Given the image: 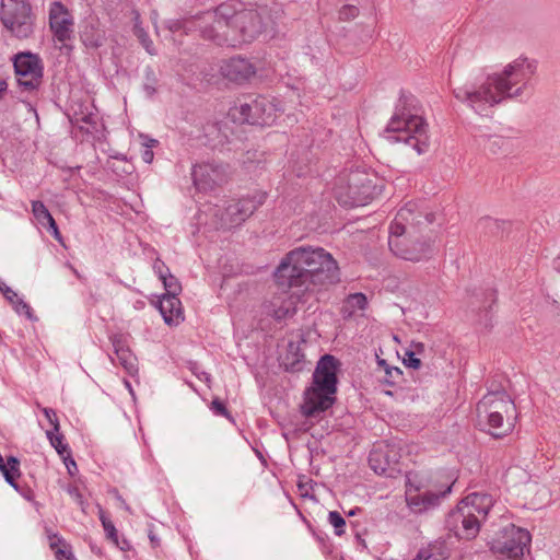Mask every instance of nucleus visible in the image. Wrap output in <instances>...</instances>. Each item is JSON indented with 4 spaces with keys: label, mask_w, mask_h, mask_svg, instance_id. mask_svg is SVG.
I'll list each match as a JSON object with an SVG mask.
<instances>
[{
    "label": "nucleus",
    "mask_w": 560,
    "mask_h": 560,
    "mask_svg": "<svg viewBox=\"0 0 560 560\" xmlns=\"http://www.w3.org/2000/svg\"><path fill=\"white\" fill-rule=\"evenodd\" d=\"M536 71L537 61L521 56L508 63L501 72L488 74L479 84L454 89L453 95L476 114L487 116L495 105L529 92Z\"/></svg>",
    "instance_id": "obj_1"
},
{
    "label": "nucleus",
    "mask_w": 560,
    "mask_h": 560,
    "mask_svg": "<svg viewBox=\"0 0 560 560\" xmlns=\"http://www.w3.org/2000/svg\"><path fill=\"white\" fill-rule=\"evenodd\" d=\"M276 283L298 293L327 290L340 281V269L323 247L299 246L288 252L273 272Z\"/></svg>",
    "instance_id": "obj_2"
},
{
    "label": "nucleus",
    "mask_w": 560,
    "mask_h": 560,
    "mask_svg": "<svg viewBox=\"0 0 560 560\" xmlns=\"http://www.w3.org/2000/svg\"><path fill=\"white\" fill-rule=\"evenodd\" d=\"M200 36L219 46L237 47L254 42L266 27V10L225 2L200 16Z\"/></svg>",
    "instance_id": "obj_3"
},
{
    "label": "nucleus",
    "mask_w": 560,
    "mask_h": 560,
    "mask_svg": "<svg viewBox=\"0 0 560 560\" xmlns=\"http://www.w3.org/2000/svg\"><path fill=\"white\" fill-rule=\"evenodd\" d=\"M434 213L423 203L409 201L401 207L389 226L388 246L401 259L420 261L429 258L433 248L424 231L434 221Z\"/></svg>",
    "instance_id": "obj_4"
},
{
    "label": "nucleus",
    "mask_w": 560,
    "mask_h": 560,
    "mask_svg": "<svg viewBox=\"0 0 560 560\" xmlns=\"http://www.w3.org/2000/svg\"><path fill=\"white\" fill-rule=\"evenodd\" d=\"M384 138L389 143L404 142L418 154L428 151V124L421 116L419 101L411 93L400 92L395 112L384 130Z\"/></svg>",
    "instance_id": "obj_5"
},
{
    "label": "nucleus",
    "mask_w": 560,
    "mask_h": 560,
    "mask_svg": "<svg viewBox=\"0 0 560 560\" xmlns=\"http://www.w3.org/2000/svg\"><path fill=\"white\" fill-rule=\"evenodd\" d=\"M337 383V360L325 354L316 365L311 385L304 390L302 415L313 418L328 410L336 400Z\"/></svg>",
    "instance_id": "obj_6"
},
{
    "label": "nucleus",
    "mask_w": 560,
    "mask_h": 560,
    "mask_svg": "<svg viewBox=\"0 0 560 560\" xmlns=\"http://www.w3.org/2000/svg\"><path fill=\"white\" fill-rule=\"evenodd\" d=\"M494 504L495 500L491 494L472 492L448 513L446 526L459 539H474Z\"/></svg>",
    "instance_id": "obj_7"
},
{
    "label": "nucleus",
    "mask_w": 560,
    "mask_h": 560,
    "mask_svg": "<svg viewBox=\"0 0 560 560\" xmlns=\"http://www.w3.org/2000/svg\"><path fill=\"white\" fill-rule=\"evenodd\" d=\"M375 179L373 174L360 170L340 175L335 186L336 199L343 207L364 206L380 194Z\"/></svg>",
    "instance_id": "obj_8"
},
{
    "label": "nucleus",
    "mask_w": 560,
    "mask_h": 560,
    "mask_svg": "<svg viewBox=\"0 0 560 560\" xmlns=\"http://www.w3.org/2000/svg\"><path fill=\"white\" fill-rule=\"evenodd\" d=\"M281 112L280 103L271 96H246L230 109L234 121L256 126L272 125L278 113Z\"/></svg>",
    "instance_id": "obj_9"
},
{
    "label": "nucleus",
    "mask_w": 560,
    "mask_h": 560,
    "mask_svg": "<svg viewBox=\"0 0 560 560\" xmlns=\"http://www.w3.org/2000/svg\"><path fill=\"white\" fill-rule=\"evenodd\" d=\"M0 20L20 39L28 38L34 33L35 15L28 0H1Z\"/></svg>",
    "instance_id": "obj_10"
},
{
    "label": "nucleus",
    "mask_w": 560,
    "mask_h": 560,
    "mask_svg": "<svg viewBox=\"0 0 560 560\" xmlns=\"http://www.w3.org/2000/svg\"><path fill=\"white\" fill-rule=\"evenodd\" d=\"M532 542L530 533L514 524L505 526L499 537L493 539L490 548L494 553L505 556L511 560H520L529 551Z\"/></svg>",
    "instance_id": "obj_11"
},
{
    "label": "nucleus",
    "mask_w": 560,
    "mask_h": 560,
    "mask_svg": "<svg viewBox=\"0 0 560 560\" xmlns=\"http://www.w3.org/2000/svg\"><path fill=\"white\" fill-rule=\"evenodd\" d=\"M265 200L266 194L256 192L250 197H245L230 203L220 214L215 213L219 217L221 228L231 229L241 225Z\"/></svg>",
    "instance_id": "obj_12"
},
{
    "label": "nucleus",
    "mask_w": 560,
    "mask_h": 560,
    "mask_svg": "<svg viewBox=\"0 0 560 560\" xmlns=\"http://www.w3.org/2000/svg\"><path fill=\"white\" fill-rule=\"evenodd\" d=\"M219 72L223 79L236 85L250 83L257 75L258 67L250 58L236 55L219 62Z\"/></svg>",
    "instance_id": "obj_13"
},
{
    "label": "nucleus",
    "mask_w": 560,
    "mask_h": 560,
    "mask_svg": "<svg viewBox=\"0 0 560 560\" xmlns=\"http://www.w3.org/2000/svg\"><path fill=\"white\" fill-rule=\"evenodd\" d=\"M494 412L505 415V432H512L514 421L516 420V407L511 397L505 392H491L482 397L477 404V413Z\"/></svg>",
    "instance_id": "obj_14"
},
{
    "label": "nucleus",
    "mask_w": 560,
    "mask_h": 560,
    "mask_svg": "<svg viewBox=\"0 0 560 560\" xmlns=\"http://www.w3.org/2000/svg\"><path fill=\"white\" fill-rule=\"evenodd\" d=\"M369 465L375 474L395 478L400 472L398 450L385 443L376 445L370 452Z\"/></svg>",
    "instance_id": "obj_15"
},
{
    "label": "nucleus",
    "mask_w": 560,
    "mask_h": 560,
    "mask_svg": "<svg viewBox=\"0 0 560 560\" xmlns=\"http://www.w3.org/2000/svg\"><path fill=\"white\" fill-rule=\"evenodd\" d=\"M191 176L196 188L207 191L221 185L225 180L226 173L220 164L203 162L194 165Z\"/></svg>",
    "instance_id": "obj_16"
},
{
    "label": "nucleus",
    "mask_w": 560,
    "mask_h": 560,
    "mask_svg": "<svg viewBox=\"0 0 560 560\" xmlns=\"http://www.w3.org/2000/svg\"><path fill=\"white\" fill-rule=\"evenodd\" d=\"M73 18L61 2H54L49 10V26L55 38L65 44L73 37Z\"/></svg>",
    "instance_id": "obj_17"
},
{
    "label": "nucleus",
    "mask_w": 560,
    "mask_h": 560,
    "mask_svg": "<svg viewBox=\"0 0 560 560\" xmlns=\"http://www.w3.org/2000/svg\"><path fill=\"white\" fill-rule=\"evenodd\" d=\"M416 490L417 489H412L409 492H406V502L411 511L415 513H422L439 505L440 500L448 494L452 488L448 486L444 490L439 491L428 489L415 492Z\"/></svg>",
    "instance_id": "obj_18"
},
{
    "label": "nucleus",
    "mask_w": 560,
    "mask_h": 560,
    "mask_svg": "<svg viewBox=\"0 0 560 560\" xmlns=\"http://www.w3.org/2000/svg\"><path fill=\"white\" fill-rule=\"evenodd\" d=\"M109 339L119 364L129 375H136L138 373L137 358L129 349L126 336L122 334H116L110 336Z\"/></svg>",
    "instance_id": "obj_19"
},
{
    "label": "nucleus",
    "mask_w": 560,
    "mask_h": 560,
    "mask_svg": "<svg viewBox=\"0 0 560 560\" xmlns=\"http://www.w3.org/2000/svg\"><path fill=\"white\" fill-rule=\"evenodd\" d=\"M158 308L165 324L178 325L184 320V310L178 295L163 294L159 300Z\"/></svg>",
    "instance_id": "obj_20"
},
{
    "label": "nucleus",
    "mask_w": 560,
    "mask_h": 560,
    "mask_svg": "<svg viewBox=\"0 0 560 560\" xmlns=\"http://www.w3.org/2000/svg\"><path fill=\"white\" fill-rule=\"evenodd\" d=\"M32 213L37 223L47 229V231L57 242L62 241V235L58 229V225L44 202L39 200L32 201Z\"/></svg>",
    "instance_id": "obj_21"
},
{
    "label": "nucleus",
    "mask_w": 560,
    "mask_h": 560,
    "mask_svg": "<svg viewBox=\"0 0 560 560\" xmlns=\"http://www.w3.org/2000/svg\"><path fill=\"white\" fill-rule=\"evenodd\" d=\"M15 73L36 74L43 73V66L37 55L31 52H21L14 57Z\"/></svg>",
    "instance_id": "obj_22"
},
{
    "label": "nucleus",
    "mask_w": 560,
    "mask_h": 560,
    "mask_svg": "<svg viewBox=\"0 0 560 560\" xmlns=\"http://www.w3.org/2000/svg\"><path fill=\"white\" fill-rule=\"evenodd\" d=\"M266 307L267 313L277 320L285 319L295 312L292 301L282 295L275 296Z\"/></svg>",
    "instance_id": "obj_23"
},
{
    "label": "nucleus",
    "mask_w": 560,
    "mask_h": 560,
    "mask_svg": "<svg viewBox=\"0 0 560 560\" xmlns=\"http://www.w3.org/2000/svg\"><path fill=\"white\" fill-rule=\"evenodd\" d=\"M477 417L480 423L486 422L488 424L489 433L493 438H502L510 433L504 431L506 425L505 415L487 411V413H477Z\"/></svg>",
    "instance_id": "obj_24"
},
{
    "label": "nucleus",
    "mask_w": 560,
    "mask_h": 560,
    "mask_svg": "<svg viewBox=\"0 0 560 560\" xmlns=\"http://www.w3.org/2000/svg\"><path fill=\"white\" fill-rule=\"evenodd\" d=\"M369 302L364 293H351L343 300L341 314L345 319L351 318L358 311H365Z\"/></svg>",
    "instance_id": "obj_25"
},
{
    "label": "nucleus",
    "mask_w": 560,
    "mask_h": 560,
    "mask_svg": "<svg viewBox=\"0 0 560 560\" xmlns=\"http://www.w3.org/2000/svg\"><path fill=\"white\" fill-rule=\"evenodd\" d=\"M0 292L4 295V298L12 304L14 311L18 314H24L27 318H32L33 311L32 307L19 296V294L13 291L9 285H7L3 281L0 280Z\"/></svg>",
    "instance_id": "obj_26"
},
{
    "label": "nucleus",
    "mask_w": 560,
    "mask_h": 560,
    "mask_svg": "<svg viewBox=\"0 0 560 560\" xmlns=\"http://www.w3.org/2000/svg\"><path fill=\"white\" fill-rule=\"evenodd\" d=\"M49 547L54 550L57 560H75L71 547L57 533L47 530Z\"/></svg>",
    "instance_id": "obj_27"
},
{
    "label": "nucleus",
    "mask_w": 560,
    "mask_h": 560,
    "mask_svg": "<svg viewBox=\"0 0 560 560\" xmlns=\"http://www.w3.org/2000/svg\"><path fill=\"white\" fill-rule=\"evenodd\" d=\"M133 14V34L145 49V51L153 56L156 54L153 42L151 40L149 34L144 31L141 25L140 13L137 10L132 11Z\"/></svg>",
    "instance_id": "obj_28"
},
{
    "label": "nucleus",
    "mask_w": 560,
    "mask_h": 560,
    "mask_svg": "<svg viewBox=\"0 0 560 560\" xmlns=\"http://www.w3.org/2000/svg\"><path fill=\"white\" fill-rule=\"evenodd\" d=\"M380 368L384 370V377L381 380L382 383L389 386H397L402 380V371L397 366H390L385 360H378Z\"/></svg>",
    "instance_id": "obj_29"
},
{
    "label": "nucleus",
    "mask_w": 560,
    "mask_h": 560,
    "mask_svg": "<svg viewBox=\"0 0 560 560\" xmlns=\"http://www.w3.org/2000/svg\"><path fill=\"white\" fill-rule=\"evenodd\" d=\"M19 86L26 92L36 91L43 79V73L28 74V73H15Z\"/></svg>",
    "instance_id": "obj_30"
},
{
    "label": "nucleus",
    "mask_w": 560,
    "mask_h": 560,
    "mask_svg": "<svg viewBox=\"0 0 560 560\" xmlns=\"http://www.w3.org/2000/svg\"><path fill=\"white\" fill-rule=\"evenodd\" d=\"M203 13L192 16L191 19L184 20V21H178V20L170 21L167 27L171 32H177V31L184 30L186 33L190 32V31H198L200 33V26H199L198 20L200 19V16Z\"/></svg>",
    "instance_id": "obj_31"
},
{
    "label": "nucleus",
    "mask_w": 560,
    "mask_h": 560,
    "mask_svg": "<svg viewBox=\"0 0 560 560\" xmlns=\"http://www.w3.org/2000/svg\"><path fill=\"white\" fill-rule=\"evenodd\" d=\"M483 140V149L491 154H498L508 145L509 141L501 136L481 137Z\"/></svg>",
    "instance_id": "obj_32"
},
{
    "label": "nucleus",
    "mask_w": 560,
    "mask_h": 560,
    "mask_svg": "<svg viewBox=\"0 0 560 560\" xmlns=\"http://www.w3.org/2000/svg\"><path fill=\"white\" fill-rule=\"evenodd\" d=\"M98 517L104 528L106 538L109 539L113 544H118V532L101 505H98Z\"/></svg>",
    "instance_id": "obj_33"
},
{
    "label": "nucleus",
    "mask_w": 560,
    "mask_h": 560,
    "mask_svg": "<svg viewBox=\"0 0 560 560\" xmlns=\"http://www.w3.org/2000/svg\"><path fill=\"white\" fill-rule=\"evenodd\" d=\"M528 491L535 492V498L532 500V504L536 508H540L550 502V491L545 486L533 485L529 486Z\"/></svg>",
    "instance_id": "obj_34"
},
{
    "label": "nucleus",
    "mask_w": 560,
    "mask_h": 560,
    "mask_svg": "<svg viewBox=\"0 0 560 560\" xmlns=\"http://www.w3.org/2000/svg\"><path fill=\"white\" fill-rule=\"evenodd\" d=\"M417 489L415 492L430 489L427 480L418 472H408L406 475V492Z\"/></svg>",
    "instance_id": "obj_35"
},
{
    "label": "nucleus",
    "mask_w": 560,
    "mask_h": 560,
    "mask_svg": "<svg viewBox=\"0 0 560 560\" xmlns=\"http://www.w3.org/2000/svg\"><path fill=\"white\" fill-rule=\"evenodd\" d=\"M158 82L159 80L153 68L147 67L144 69L143 90L149 97H152L156 93Z\"/></svg>",
    "instance_id": "obj_36"
},
{
    "label": "nucleus",
    "mask_w": 560,
    "mask_h": 560,
    "mask_svg": "<svg viewBox=\"0 0 560 560\" xmlns=\"http://www.w3.org/2000/svg\"><path fill=\"white\" fill-rule=\"evenodd\" d=\"M46 435L59 455L69 454V446L63 443V435L59 431L58 433L56 431H46Z\"/></svg>",
    "instance_id": "obj_37"
},
{
    "label": "nucleus",
    "mask_w": 560,
    "mask_h": 560,
    "mask_svg": "<svg viewBox=\"0 0 560 560\" xmlns=\"http://www.w3.org/2000/svg\"><path fill=\"white\" fill-rule=\"evenodd\" d=\"M328 522L334 527L336 536H341L345 534L346 520L338 511H330L328 513Z\"/></svg>",
    "instance_id": "obj_38"
},
{
    "label": "nucleus",
    "mask_w": 560,
    "mask_h": 560,
    "mask_svg": "<svg viewBox=\"0 0 560 560\" xmlns=\"http://www.w3.org/2000/svg\"><path fill=\"white\" fill-rule=\"evenodd\" d=\"M161 281L163 282L164 289L166 291L164 294L178 295L182 292L180 282L172 273L163 278Z\"/></svg>",
    "instance_id": "obj_39"
},
{
    "label": "nucleus",
    "mask_w": 560,
    "mask_h": 560,
    "mask_svg": "<svg viewBox=\"0 0 560 560\" xmlns=\"http://www.w3.org/2000/svg\"><path fill=\"white\" fill-rule=\"evenodd\" d=\"M445 558L438 552V547L429 546L418 551L412 560H444Z\"/></svg>",
    "instance_id": "obj_40"
},
{
    "label": "nucleus",
    "mask_w": 560,
    "mask_h": 560,
    "mask_svg": "<svg viewBox=\"0 0 560 560\" xmlns=\"http://www.w3.org/2000/svg\"><path fill=\"white\" fill-rule=\"evenodd\" d=\"M144 140H145L143 142L144 149L141 152V159L143 162L150 164V163H152L153 158H154V153H153L152 149L158 145L159 141L155 139L148 138V137H144Z\"/></svg>",
    "instance_id": "obj_41"
},
{
    "label": "nucleus",
    "mask_w": 560,
    "mask_h": 560,
    "mask_svg": "<svg viewBox=\"0 0 560 560\" xmlns=\"http://www.w3.org/2000/svg\"><path fill=\"white\" fill-rule=\"evenodd\" d=\"M358 14H359V9L352 4L343 5L338 12V16H339L340 21H351L354 18H357Z\"/></svg>",
    "instance_id": "obj_42"
},
{
    "label": "nucleus",
    "mask_w": 560,
    "mask_h": 560,
    "mask_svg": "<svg viewBox=\"0 0 560 560\" xmlns=\"http://www.w3.org/2000/svg\"><path fill=\"white\" fill-rule=\"evenodd\" d=\"M188 368L198 380L205 382L206 384H208V386H210L211 375L206 371L201 370L200 365L197 362H189Z\"/></svg>",
    "instance_id": "obj_43"
},
{
    "label": "nucleus",
    "mask_w": 560,
    "mask_h": 560,
    "mask_svg": "<svg viewBox=\"0 0 560 560\" xmlns=\"http://www.w3.org/2000/svg\"><path fill=\"white\" fill-rule=\"evenodd\" d=\"M210 409L218 416L231 419L232 416L228 410L226 406L219 398H214L211 402Z\"/></svg>",
    "instance_id": "obj_44"
},
{
    "label": "nucleus",
    "mask_w": 560,
    "mask_h": 560,
    "mask_svg": "<svg viewBox=\"0 0 560 560\" xmlns=\"http://www.w3.org/2000/svg\"><path fill=\"white\" fill-rule=\"evenodd\" d=\"M43 413L45 415L46 419L52 427L50 431H56L58 433V431L60 430V424L56 411L51 408L46 407L43 408Z\"/></svg>",
    "instance_id": "obj_45"
},
{
    "label": "nucleus",
    "mask_w": 560,
    "mask_h": 560,
    "mask_svg": "<svg viewBox=\"0 0 560 560\" xmlns=\"http://www.w3.org/2000/svg\"><path fill=\"white\" fill-rule=\"evenodd\" d=\"M153 270L160 280H162L163 278L167 277L171 273L168 267L160 258H156L155 261L153 262Z\"/></svg>",
    "instance_id": "obj_46"
},
{
    "label": "nucleus",
    "mask_w": 560,
    "mask_h": 560,
    "mask_svg": "<svg viewBox=\"0 0 560 560\" xmlns=\"http://www.w3.org/2000/svg\"><path fill=\"white\" fill-rule=\"evenodd\" d=\"M404 363L408 368L419 369L421 365V361L416 357L413 352H407L406 358L404 359Z\"/></svg>",
    "instance_id": "obj_47"
},
{
    "label": "nucleus",
    "mask_w": 560,
    "mask_h": 560,
    "mask_svg": "<svg viewBox=\"0 0 560 560\" xmlns=\"http://www.w3.org/2000/svg\"><path fill=\"white\" fill-rule=\"evenodd\" d=\"M67 492L75 501V503L83 498L77 486L68 487Z\"/></svg>",
    "instance_id": "obj_48"
},
{
    "label": "nucleus",
    "mask_w": 560,
    "mask_h": 560,
    "mask_svg": "<svg viewBox=\"0 0 560 560\" xmlns=\"http://www.w3.org/2000/svg\"><path fill=\"white\" fill-rule=\"evenodd\" d=\"M65 464H66V467H67L68 472H69L70 475H73V474H74V471L78 469V467H77V464H75L74 459H73V458H71V457L69 458V460L66 458V459H65Z\"/></svg>",
    "instance_id": "obj_49"
},
{
    "label": "nucleus",
    "mask_w": 560,
    "mask_h": 560,
    "mask_svg": "<svg viewBox=\"0 0 560 560\" xmlns=\"http://www.w3.org/2000/svg\"><path fill=\"white\" fill-rule=\"evenodd\" d=\"M75 119L77 121H82L88 125L94 124V117L92 114H82L81 117H77Z\"/></svg>",
    "instance_id": "obj_50"
},
{
    "label": "nucleus",
    "mask_w": 560,
    "mask_h": 560,
    "mask_svg": "<svg viewBox=\"0 0 560 560\" xmlns=\"http://www.w3.org/2000/svg\"><path fill=\"white\" fill-rule=\"evenodd\" d=\"M115 546H117L122 551H127L131 548L129 541L125 538L121 540L118 539V544H115Z\"/></svg>",
    "instance_id": "obj_51"
},
{
    "label": "nucleus",
    "mask_w": 560,
    "mask_h": 560,
    "mask_svg": "<svg viewBox=\"0 0 560 560\" xmlns=\"http://www.w3.org/2000/svg\"><path fill=\"white\" fill-rule=\"evenodd\" d=\"M149 539L151 541V545L153 548H156L160 546V539L158 538V536L153 533V530H150L149 532Z\"/></svg>",
    "instance_id": "obj_52"
},
{
    "label": "nucleus",
    "mask_w": 560,
    "mask_h": 560,
    "mask_svg": "<svg viewBox=\"0 0 560 560\" xmlns=\"http://www.w3.org/2000/svg\"><path fill=\"white\" fill-rule=\"evenodd\" d=\"M481 223L486 226V228H492V226H498L499 223L497 220H493L491 218H486L483 220H481Z\"/></svg>",
    "instance_id": "obj_53"
},
{
    "label": "nucleus",
    "mask_w": 560,
    "mask_h": 560,
    "mask_svg": "<svg viewBox=\"0 0 560 560\" xmlns=\"http://www.w3.org/2000/svg\"><path fill=\"white\" fill-rule=\"evenodd\" d=\"M209 129H210L209 131H205V136H206V137H212V136H214V133H217V132H219V131H220V129H219V127H218V124H213V125H211V126L209 127Z\"/></svg>",
    "instance_id": "obj_54"
},
{
    "label": "nucleus",
    "mask_w": 560,
    "mask_h": 560,
    "mask_svg": "<svg viewBox=\"0 0 560 560\" xmlns=\"http://www.w3.org/2000/svg\"><path fill=\"white\" fill-rule=\"evenodd\" d=\"M8 89V83L5 82L4 79H2L0 77V97L2 96V94L7 91Z\"/></svg>",
    "instance_id": "obj_55"
},
{
    "label": "nucleus",
    "mask_w": 560,
    "mask_h": 560,
    "mask_svg": "<svg viewBox=\"0 0 560 560\" xmlns=\"http://www.w3.org/2000/svg\"><path fill=\"white\" fill-rule=\"evenodd\" d=\"M83 513H86L88 502L82 498L77 502Z\"/></svg>",
    "instance_id": "obj_56"
},
{
    "label": "nucleus",
    "mask_w": 560,
    "mask_h": 560,
    "mask_svg": "<svg viewBox=\"0 0 560 560\" xmlns=\"http://www.w3.org/2000/svg\"><path fill=\"white\" fill-rule=\"evenodd\" d=\"M552 265H553L555 270L560 272V254L553 259Z\"/></svg>",
    "instance_id": "obj_57"
},
{
    "label": "nucleus",
    "mask_w": 560,
    "mask_h": 560,
    "mask_svg": "<svg viewBox=\"0 0 560 560\" xmlns=\"http://www.w3.org/2000/svg\"><path fill=\"white\" fill-rule=\"evenodd\" d=\"M117 499L120 501L121 506L129 511V506L127 505L126 501L120 495H118Z\"/></svg>",
    "instance_id": "obj_58"
},
{
    "label": "nucleus",
    "mask_w": 560,
    "mask_h": 560,
    "mask_svg": "<svg viewBox=\"0 0 560 560\" xmlns=\"http://www.w3.org/2000/svg\"><path fill=\"white\" fill-rule=\"evenodd\" d=\"M125 385L127 386V388L129 389L130 393H132V388H131V385L128 381H125Z\"/></svg>",
    "instance_id": "obj_59"
},
{
    "label": "nucleus",
    "mask_w": 560,
    "mask_h": 560,
    "mask_svg": "<svg viewBox=\"0 0 560 560\" xmlns=\"http://www.w3.org/2000/svg\"><path fill=\"white\" fill-rule=\"evenodd\" d=\"M348 514H349L350 516L354 515V514H355V510H351Z\"/></svg>",
    "instance_id": "obj_60"
}]
</instances>
